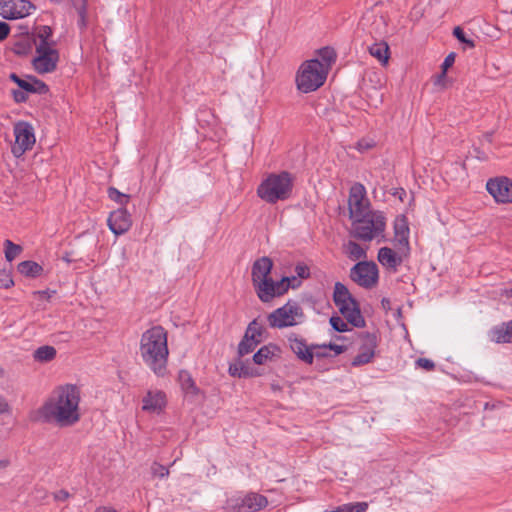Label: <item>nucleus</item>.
<instances>
[{"label": "nucleus", "instance_id": "nucleus-1", "mask_svg": "<svg viewBox=\"0 0 512 512\" xmlns=\"http://www.w3.org/2000/svg\"><path fill=\"white\" fill-rule=\"evenodd\" d=\"M81 399L79 386L70 383L59 385L39 407V419L62 428L72 427L82 418Z\"/></svg>", "mask_w": 512, "mask_h": 512}, {"label": "nucleus", "instance_id": "nucleus-2", "mask_svg": "<svg viewBox=\"0 0 512 512\" xmlns=\"http://www.w3.org/2000/svg\"><path fill=\"white\" fill-rule=\"evenodd\" d=\"M140 355L155 374L165 375L169 350L164 328L155 326L143 333L140 341Z\"/></svg>", "mask_w": 512, "mask_h": 512}, {"label": "nucleus", "instance_id": "nucleus-3", "mask_svg": "<svg viewBox=\"0 0 512 512\" xmlns=\"http://www.w3.org/2000/svg\"><path fill=\"white\" fill-rule=\"evenodd\" d=\"M293 178L288 172L271 173L257 188V196L266 203L275 204L290 198Z\"/></svg>", "mask_w": 512, "mask_h": 512}, {"label": "nucleus", "instance_id": "nucleus-4", "mask_svg": "<svg viewBox=\"0 0 512 512\" xmlns=\"http://www.w3.org/2000/svg\"><path fill=\"white\" fill-rule=\"evenodd\" d=\"M386 218L381 211L366 214L352 221V235L362 241L385 240Z\"/></svg>", "mask_w": 512, "mask_h": 512}, {"label": "nucleus", "instance_id": "nucleus-5", "mask_svg": "<svg viewBox=\"0 0 512 512\" xmlns=\"http://www.w3.org/2000/svg\"><path fill=\"white\" fill-rule=\"evenodd\" d=\"M328 73L319 63L318 58L304 61L295 75V84L302 93H311L324 85Z\"/></svg>", "mask_w": 512, "mask_h": 512}, {"label": "nucleus", "instance_id": "nucleus-6", "mask_svg": "<svg viewBox=\"0 0 512 512\" xmlns=\"http://www.w3.org/2000/svg\"><path fill=\"white\" fill-rule=\"evenodd\" d=\"M257 296L262 302H270L275 297L286 293L289 287L296 288L300 282L296 277H283L279 281H274L271 277L253 284Z\"/></svg>", "mask_w": 512, "mask_h": 512}, {"label": "nucleus", "instance_id": "nucleus-7", "mask_svg": "<svg viewBox=\"0 0 512 512\" xmlns=\"http://www.w3.org/2000/svg\"><path fill=\"white\" fill-rule=\"evenodd\" d=\"M13 134L14 143L11 146V152L16 158H19L35 145V130L29 122L17 121L13 125Z\"/></svg>", "mask_w": 512, "mask_h": 512}, {"label": "nucleus", "instance_id": "nucleus-8", "mask_svg": "<svg viewBox=\"0 0 512 512\" xmlns=\"http://www.w3.org/2000/svg\"><path fill=\"white\" fill-rule=\"evenodd\" d=\"M59 61L58 51L53 47L52 43L47 40L40 41L36 46V56L32 64L35 71L39 74L53 72Z\"/></svg>", "mask_w": 512, "mask_h": 512}, {"label": "nucleus", "instance_id": "nucleus-9", "mask_svg": "<svg viewBox=\"0 0 512 512\" xmlns=\"http://www.w3.org/2000/svg\"><path fill=\"white\" fill-rule=\"evenodd\" d=\"M268 505L265 496L258 493H248L245 496L235 495L227 499L225 509L229 512H256Z\"/></svg>", "mask_w": 512, "mask_h": 512}, {"label": "nucleus", "instance_id": "nucleus-10", "mask_svg": "<svg viewBox=\"0 0 512 512\" xmlns=\"http://www.w3.org/2000/svg\"><path fill=\"white\" fill-rule=\"evenodd\" d=\"M333 298L345 320H358L360 318L358 304L344 284L340 282L335 284Z\"/></svg>", "mask_w": 512, "mask_h": 512}, {"label": "nucleus", "instance_id": "nucleus-11", "mask_svg": "<svg viewBox=\"0 0 512 512\" xmlns=\"http://www.w3.org/2000/svg\"><path fill=\"white\" fill-rule=\"evenodd\" d=\"M348 206L351 221L376 211L371 209L366 189L360 183H355L350 188Z\"/></svg>", "mask_w": 512, "mask_h": 512}, {"label": "nucleus", "instance_id": "nucleus-12", "mask_svg": "<svg viewBox=\"0 0 512 512\" xmlns=\"http://www.w3.org/2000/svg\"><path fill=\"white\" fill-rule=\"evenodd\" d=\"M350 278L357 285L371 289L379 280V270L373 261H359L350 270Z\"/></svg>", "mask_w": 512, "mask_h": 512}, {"label": "nucleus", "instance_id": "nucleus-13", "mask_svg": "<svg viewBox=\"0 0 512 512\" xmlns=\"http://www.w3.org/2000/svg\"><path fill=\"white\" fill-rule=\"evenodd\" d=\"M35 6L28 0H0V16L9 19H21L29 16Z\"/></svg>", "mask_w": 512, "mask_h": 512}, {"label": "nucleus", "instance_id": "nucleus-14", "mask_svg": "<svg viewBox=\"0 0 512 512\" xmlns=\"http://www.w3.org/2000/svg\"><path fill=\"white\" fill-rule=\"evenodd\" d=\"M486 189L495 202L500 204L512 203V180L507 177L489 179Z\"/></svg>", "mask_w": 512, "mask_h": 512}, {"label": "nucleus", "instance_id": "nucleus-15", "mask_svg": "<svg viewBox=\"0 0 512 512\" xmlns=\"http://www.w3.org/2000/svg\"><path fill=\"white\" fill-rule=\"evenodd\" d=\"M409 249H401L399 246H395V249L382 247L378 251L377 260L386 270L396 272L409 253Z\"/></svg>", "mask_w": 512, "mask_h": 512}, {"label": "nucleus", "instance_id": "nucleus-16", "mask_svg": "<svg viewBox=\"0 0 512 512\" xmlns=\"http://www.w3.org/2000/svg\"><path fill=\"white\" fill-rule=\"evenodd\" d=\"M377 346V337L374 334L366 335L362 345L359 348L358 354L353 358L351 362L352 366L358 367L370 363L375 356V350Z\"/></svg>", "mask_w": 512, "mask_h": 512}, {"label": "nucleus", "instance_id": "nucleus-17", "mask_svg": "<svg viewBox=\"0 0 512 512\" xmlns=\"http://www.w3.org/2000/svg\"><path fill=\"white\" fill-rule=\"evenodd\" d=\"M132 225L131 215L125 208H119L110 213L108 227L115 235L126 233Z\"/></svg>", "mask_w": 512, "mask_h": 512}, {"label": "nucleus", "instance_id": "nucleus-18", "mask_svg": "<svg viewBox=\"0 0 512 512\" xmlns=\"http://www.w3.org/2000/svg\"><path fill=\"white\" fill-rule=\"evenodd\" d=\"M10 80L16 83L22 91L26 93H39L43 94L48 91L47 85L41 80L36 79L33 76H26L24 78L19 77L15 73L9 75Z\"/></svg>", "mask_w": 512, "mask_h": 512}, {"label": "nucleus", "instance_id": "nucleus-19", "mask_svg": "<svg viewBox=\"0 0 512 512\" xmlns=\"http://www.w3.org/2000/svg\"><path fill=\"white\" fill-rule=\"evenodd\" d=\"M142 403L144 411L159 414L166 406V395L160 390H150L143 397Z\"/></svg>", "mask_w": 512, "mask_h": 512}, {"label": "nucleus", "instance_id": "nucleus-20", "mask_svg": "<svg viewBox=\"0 0 512 512\" xmlns=\"http://www.w3.org/2000/svg\"><path fill=\"white\" fill-rule=\"evenodd\" d=\"M410 229L405 215H398L394 221V245L409 248Z\"/></svg>", "mask_w": 512, "mask_h": 512}, {"label": "nucleus", "instance_id": "nucleus-21", "mask_svg": "<svg viewBox=\"0 0 512 512\" xmlns=\"http://www.w3.org/2000/svg\"><path fill=\"white\" fill-rule=\"evenodd\" d=\"M299 317H302V309L299 303L290 300L271 313L268 320H295Z\"/></svg>", "mask_w": 512, "mask_h": 512}, {"label": "nucleus", "instance_id": "nucleus-22", "mask_svg": "<svg viewBox=\"0 0 512 512\" xmlns=\"http://www.w3.org/2000/svg\"><path fill=\"white\" fill-rule=\"evenodd\" d=\"M273 268V262L269 257L263 256L257 259L252 265V283L267 280L270 278L271 270Z\"/></svg>", "mask_w": 512, "mask_h": 512}, {"label": "nucleus", "instance_id": "nucleus-23", "mask_svg": "<svg viewBox=\"0 0 512 512\" xmlns=\"http://www.w3.org/2000/svg\"><path fill=\"white\" fill-rule=\"evenodd\" d=\"M347 347L343 344H338L337 342H330L329 344L322 345H312L311 355L312 359L316 358H325V357H335L337 355L342 354L346 351Z\"/></svg>", "mask_w": 512, "mask_h": 512}, {"label": "nucleus", "instance_id": "nucleus-24", "mask_svg": "<svg viewBox=\"0 0 512 512\" xmlns=\"http://www.w3.org/2000/svg\"><path fill=\"white\" fill-rule=\"evenodd\" d=\"M492 341L496 343L512 342V322H502L490 331Z\"/></svg>", "mask_w": 512, "mask_h": 512}, {"label": "nucleus", "instance_id": "nucleus-25", "mask_svg": "<svg viewBox=\"0 0 512 512\" xmlns=\"http://www.w3.org/2000/svg\"><path fill=\"white\" fill-rule=\"evenodd\" d=\"M229 374L233 377L239 378H251L260 375L256 369L250 367L241 359H238L229 365Z\"/></svg>", "mask_w": 512, "mask_h": 512}, {"label": "nucleus", "instance_id": "nucleus-26", "mask_svg": "<svg viewBox=\"0 0 512 512\" xmlns=\"http://www.w3.org/2000/svg\"><path fill=\"white\" fill-rule=\"evenodd\" d=\"M280 353V349L273 344L265 345L261 347L254 355L253 362L257 365L266 364L269 361H272L274 358L278 357Z\"/></svg>", "mask_w": 512, "mask_h": 512}, {"label": "nucleus", "instance_id": "nucleus-27", "mask_svg": "<svg viewBox=\"0 0 512 512\" xmlns=\"http://www.w3.org/2000/svg\"><path fill=\"white\" fill-rule=\"evenodd\" d=\"M368 51L370 55L377 59L381 65L386 66L388 64L390 58V50L388 44L385 41L372 44L368 48Z\"/></svg>", "mask_w": 512, "mask_h": 512}, {"label": "nucleus", "instance_id": "nucleus-28", "mask_svg": "<svg viewBox=\"0 0 512 512\" xmlns=\"http://www.w3.org/2000/svg\"><path fill=\"white\" fill-rule=\"evenodd\" d=\"M344 253L352 261H365L367 249L354 241H348L343 246Z\"/></svg>", "mask_w": 512, "mask_h": 512}, {"label": "nucleus", "instance_id": "nucleus-29", "mask_svg": "<svg viewBox=\"0 0 512 512\" xmlns=\"http://www.w3.org/2000/svg\"><path fill=\"white\" fill-rule=\"evenodd\" d=\"M17 269L21 275L29 278H37L43 273V267L32 260L20 262Z\"/></svg>", "mask_w": 512, "mask_h": 512}, {"label": "nucleus", "instance_id": "nucleus-30", "mask_svg": "<svg viewBox=\"0 0 512 512\" xmlns=\"http://www.w3.org/2000/svg\"><path fill=\"white\" fill-rule=\"evenodd\" d=\"M290 347L292 351L304 362L311 364L312 363V355L311 350L312 346H307L302 340L293 339L290 340Z\"/></svg>", "mask_w": 512, "mask_h": 512}, {"label": "nucleus", "instance_id": "nucleus-31", "mask_svg": "<svg viewBox=\"0 0 512 512\" xmlns=\"http://www.w3.org/2000/svg\"><path fill=\"white\" fill-rule=\"evenodd\" d=\"M244 336L246 338H250L253 342H256V345H259L267 337L266 331L261 322H250Z\"/></svg>", "mask_w": 512, "mask_h": 512}, {"label": "nucleus", "instance_id": "nucleus-32", "mask_svg": "<svg viewBox=\"0 0 512 512\" xmlns=\"http://www.w3.org/2000/svg\"><path fill=\"white\" fill-rule=\"evenodd\" d=\"M319 59V63L325 68V71L329 73L332 64L335 62L336 53L331 47H323L316 52V57Z\"/></svg>", "mask_w": 512, "mask_h": 512}, {"label": "nucleus", "instance_id": "nucleus-33", "mask_svg": "<svg viewBox=\"0 0 512 512\" xmlns=\"http://www.w3.org/2000/svg\"><path fill=\"white\" fill-rule=\"evenodd\" d=\"M56 356V350L52 346H41L35 350L33 357L36 361L44 363L53 360Z\"/></svg>", "mask_w": 512, "mask_h": 512}, {"label": "nucleus", "instance_id": "nucleus-34", "mask_svg": "<svg viewBox=\"0 0 512 512\" xmlns=\"http://www.w3.org/2000/svg\"><path fill=\"white\" fill-rule=\"evenodd\" d=\"M179 382H180L182 389L187 394L195 395L198 393V389L195 386V383L188 372L181 371L179 373Z\"/></svg>", "mask_w": 512, "mask_h": 512}, {"label": "nucleus", "instance_id": "nucleus-35", "mask_svg": "<svg viewBox=\"0 0 512 512\" xmlns=\"http://www.w3.org/2000/svg\"><path fill=\"white\" fill-rule=\"evenodd\" d=\"M368 509L367 502H356V503H348L337 507L333 511L326 512H366Z\"/></svg>", "mask_w": 512, "mask_h": 512}, {"label": "nucleus", "instance_id": "nucleus-36", "mask_svg": "<svg viewBox=\"0 0 512 512\" xmlns=\"http://www.w3.org/2000/svg\"><path fill=\"white\" fill-rule=\"evenodd\" d=\"M5 258L8 262H12L22 252L20 245L14 244L11 240H5Z\"/></svg>", "mask_w": 512, "mask_h": 512}, {"label": "nucleus", "instance_id": "nucleus-37", "mask_svg": "<svg viewBox=\"0 0 512 512\" xmlns=\"http://www.w3.org/2000/svg\"><path fill=\"white\" fill-rule=\"evenodd\" d=\"M32 49V41L30 37H23L16 41L13 45V51L18 55H25Z\"/></svg>", "mask_w": 512, "mask_h": 512}, {"label": "nucleus", "instance_id": "nucleus-38", "mask_svg": "<svg viewBox=\"0 0 512 512\" xmlns=\"http://www.w3.org/2000/svg\"><path fill=\"white\" fill-rule=\"evenodd\" d=\"M56 294L55 291L52 290H44V291H35L33 293V300L36 303V305L40 308H45L46 302H49V300Z\"/></svg>", "mask_w": 512, "mask_h": 512}, {"label": "nucleus", "instance_id": "nucleus-39", "mask_svg": "<svg viewBox=\"0 0 512 512\" xmlns=\"http://www.w3.org/2000/svg\"><path fill=\"white\" fill-rule=\"evenodd\" d=\"M73 6L78 12L79 15V21L78 25L81 28L86 27V0H71Z\"/></svg>", "mask_w": 512, "mask_h": 512}, {"label": "nucleus", "instance_id": "nucleus-40", "mask_svg": "<svg viewBox=\"0 0 512 512\" xmlns=\"http://www.w3.org/2000/svg\"><path fill=\"white\" fill-rule=\"evenodd\" d=\"M382 308L387 311V317L401 318L402 312L398 305H393L389 299H382Z\"/></svg>", "mask_w": 512, "mask_h": 512}, {"label": "nucleus", "instance_id": "nucleus-41", "mask_svg": "<svg viewBox=\"0 0 512 512\" xmlns=\"http://www.w3.org/2000/svg\"><path fill=\"white\" fill-rule=\"evenodd\" d=\"M332 327L337 332H346L351 331L353 327L363 328L365 326V322H330Z\"/></svg>", "mask_w": 512, "mask_h": 512}, {"label": "nucleus", "instance_id": "nucleus-42", "mask_svg": "<svg viewBox=\"0 0 512 512\" xmlns=\"http://www.w3.org/2000/svg\"><path fill=\"white\" fill-rule=\"evenodd\" d=\"M108 196L111 200L117 202L121 206L127 205L129 202V196L118 191L116 188L110 187L108 189Z\"/></svg>", "mask_w": 512, "mask_h": 512}, {"label": "nucleus", "instance_id": "nucleus-43", "mask_svg": "<svg viewBox=\"0 0 512 512\" xmlns=\"http://www.w3.org/2000/svg\"><path fill=\"white\" fill-rule=\"evenodd\" d=\"M256 346H257L256 342H253L252 340H250V338H246L244 336L242 341L238 345L239 356L242 357L246 354L251 353L255 349Z\"/></svg>", "mask_w": 512, "mask_h": 512}, {"label": "nucleus", "instance_id": "nucleus-44", "mask_svg": "<svg viewBox=\"0 0 512 512\" xmlns=\"http://www.w3.org/2000/svg\"><path fill=\"white\" fill-rule=\"evenodd\" d=\"M295 274L293 277L301 283L303 279H307L310 276V268L303 262L297 263L294 268Z\"/></svg>", "mask_w": 512, "mask_h": 512}, {"label": "nucleus", "instance_id": "nucleus-45", "mask_svg": "<svg viewBox=\"0 0 512 512\" xmlns=\"http://www.w3.org/2000/svg\"><path fill=\"white\" fill-rule=\"evenodd\" d=\"M453 35L462 43L466 44L468 47L473 48L475 46L474 41L468 39L460 27H455L453 30Z\"/></svg>", "mask_w": 512, "mask_h": 512}, {"label": "nucleus", "instance_id": "nucleus-46", "mask_svg": "<svg viewBox=\"0 0 512 512\" xmlns=\"http://www.w3.org/2000/svg\"><path fill=\"white\" fill-rule=\"evenodd\" d=\"M151 473L155 477L164 478L169 475V470L167 467L155 462L151 466Z\"/></svg>", "mask_w": 512, "mask_h": 512}, {"label": "nucleus", "instance_id": "nucleus-47", "mask_svg": "<svg viewBox=\"0 0 512 512\" xmlns=\"http://www.w3.org/2000/svg\"><path fill=\"white\" fill-rule=\"evenodd\" d=\"M13 284L14 282L10 272L6 270L0 271V287L7 289L13 286Z\"/></svg>", "mask_w": 512, "mask_h": 512}, {"label": "nucleus", "instance_id": "nucleus-48", "mask_svg": "<svg viewBox=\"0 0 512 512\" xmlns=\"http://www.w3.org/2000/svg\"><path fill=\"white\" fill-rule=\"evenodd\" d=\"M416 364H417V366H419L427 371H430V370L434 369V367H435V364L431 360L426 359V358H419L416 361Z\"/></svg>", "mask_w": 512, "mask_h": 512}, {"label": "nucleus", "instance_id": "nucleus-49", "mask_svg": "<svg viewBox=\"0 0 512 512\" xmlns=\"http://www.w3.org/2000/svg\"><path fill=\"white\" fill-rule=\"evenodd\" d=\"M454 60H455V55L454 53H450L446 58L445 60L443 61L442 63V68H443V73L442 75L440 76V78H443L445 76V73H446V70L453 65L454 63Z\"/></svg>", "mask_w": 512, "mask_h": 512}, {"label": "nucleus", "instance_id": "nucleus-50", "mask_svg": "<svg viewBox=\"0 0 512 512\" xmlns=\"http://www.w3.org/2000/svg\"><path fill=\"white\" fill-rule=\"evenodd\" d=\"M499 295L501 298L506 299V300L512 299V284H510L507 287L500 288Z\"/></svg>", "mask_w": 512, "mask_h": 512}, {"label": "nucleus", "instance_id": "nucleus-51", "mask_svg": "<svg viewBox=\"0 0 512 512\" xmlns=\"http://www.w3.org/2000/svg\"><path fill=\"white\" fill-rule=\"evenodd\" d=\"M10 27L6 22H0V41H3L9 34Z\"/></svg>", "mask_w": 512, "mask_h": 512}, {"label": "nucleus", "instance_id": "nucleus-52", "mask_svg": "<svg viewBox=\"0 0 512 512\" xmlns=\"http://www.w3.org/2000/svg\"><path fill=\"white\" fill-rule=\"evenodd\" d=\"M13 95H14V99L16 100V102L26 101L27 97H26V92H24V91H14Z\"/></svg>", "mask_w": 512, "mask_h": 512}, {"label": "nucleus", "instance_id": "nucleus-53", "mask_svg": "<svg viewBox=\"0 0 512 512\" xmlns=\"http://www.w3.org/2000/svg\"><path fill=\"white\" fill-rule=\"evenodd\" d=\"M9 411V405L2 395H0V413Z\"/></svg>", "mask_w": 512, "mask_h": 512}, {"label": "nucleus", "instance_id": "nucleus-54", "mask_svg": "<svg viewBox=\"0 0 512 512\" xmlns=\"http://www.w3.org/2000/svg\"><path fill=\"white\" fill-rule=\"evenodd\" d=\"M297 323L298 322H271V326L276 327V328H283V327L295 325Z\"/></svg>", "mask_w": 512, "mask_h": 512}, {"label": "nucleus", "instance_id": "nucleus-55", "mask_svg": "<svg viewBox=\"0 0 512 512\" xmlns=\"http://www.w3.org/2000/svg\"><path fill=\"white\" fill-rule=\"evenodd\" d=\"M50 32L51 31L49 27H44L39 34V37L42 38L41 41L46 40V38L50 35Z\"/></svg>", "mask_w": 512, "mask_h": 512}, {"label": "nucleus", "instance_id": "nucleus-56", "mask_svg": "<svg viewBox=\"0 0 512 512\" xmlns=\"http://www.w3.org/2000/svg\"><path fill=\"white\" fill-rule=\"evenodd\" d=\"M69 497V493L65 490H61L56 494V499L66 500Z\"/></svg>", "mask_w": 512, "mask_h": 512}, {"label": "nucleus", "instance_id": "nucleus-57", "mask_svg": "<svg viewBox=\"0 0 512 512\" xmlns=\"http://www.w3.org/2000/svg\"><path fill=\"white\" fill-rule=\"evenodd\" d=\"M370 147H371V145H370V144H368V143H365L364 141H360V142H358V144H357V149H358L359 151H361V152H362V151H365V150H367V149H369Z\"/></svg>", "mask_w": 512, "mask_h": 512}, {"label": "nucleus", "instance_id": "nucleus-58", "mask_svg": "<svg viewBox=\"0 0 512 512\" xmlns=\"http://www.w3.org/2000/svg\"><path fill=\"white\" fill-rule=\"evenodd\" d=\"M10 465L9 459H2L0 460V470L6 469Z\"/></svg>", "mask_w": 512, "mask_h": 512}, {"label": "nucleus", "instance_id": "nucleus-59", "mask_svg": "<svg viewBox=\"0 0 512 512\" xmlns=\"http://www.w3.org/2000/svg\"><path fill=\"white\" fill-rule=\"evenodd\" d=\"M6 376V370L3 368L2 365H0V379L4 378Z\"/></svg>", "mask_w": 512, "mask_h": 512}, {"label": "nucleus", "instance_id": "nucleus-60", "mask_svg": "<svg viewBox=\"0 0 512 512\" xmlns=\"http://www.w3.org/2000/svg\"><path fill=\"white\" fill-rule=\"evenodd\" d=\"M335 340H336V341H344V340H346V338H345V337H342V336H337V337L335 338Z\"/></svg>", "mask_w": 512, "mask_h": 512}, {"label": "nucleus", "instance_id": "nucleus-61", "mask_svg": "<svg viewBox=\"0 0 512 512\" xmlns=\"http://www.w3.org/2000/svg\"><path fill=\"white\" fill-rule=\"evenodd\" d=\"M329 320H330V321H333V320H341V319H340L339 317H337V316H331V317L329 318Z\"/></svg>", "mask_w": 512, "mask_h": 512}, {"label": "nucleus", "instance_id": "nucleus-62", "mask_svg": "<svg viewBox=\"0 0 512 512\" xmlns=\"http://www.w3.org/2000/svg\"><path fill=\"white\" fill-rule=\"evenodd\" d=\"M107 512H117V511L113 510V509H110V510H107Z\"/></svg>", "mask_w": 512, "mask_h": 512}]
</instances>
